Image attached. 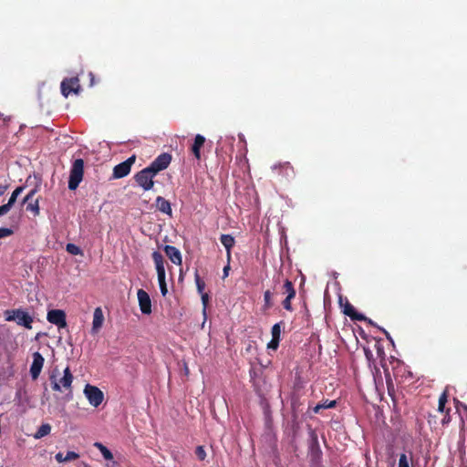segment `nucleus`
<instances>
[{
	"label": "nucleus",
	"mask_w": 467,
	"mask_h": 467,
	"mask_svg": "<svg viewBox=\"0 0 467 467\" xmlns=\"http://www.w3.org/2000/svg\"><path fill=\"white\" fill-rule=\"evenodd\" d=\"M73 375L68 367H67L63 371V377L57 380L55 374H51L49 377L51 382V388L54 391H62V389L67 391L66 396L64 397L65 401H69L73 399V391H72V382H73Z\"/></svg>",
	"instance_id": "obj_1"
},
{
	"label": "nucleus",
	"mask_w": 467,
	"mask_h": 467,
	"mask_svg": "<svg viewBox=\"0 0 467 467\" xmlns=\"http://www.w3.org/2000/svg\"><path fill=\"white\" fill-rule=\"evenodd\" d=\"M4 317L6 321H15L18 326L25 327L27 329L32 328L33 317L22 308L7 309L4 312Z\"/></svg>",
	"instance_id": "obj_2"
},
{
	"label": "nucleus",
	"mask_w": 467,
	"mask_h": 467,
	"mask_svg": "<svg viewBox=\"0 0 467 467\" xmlns=\"http://www.w3.org/2000/svg\"><path fill=\"white\" fill-rule=\"evenodd\" d=\"M152 260L155 265L157 276H158V282L161 289V293L162 296H165L168 293V288L166 285V275H165V268L164 264L165 260L163 255L158 252L154 251L151 254Z\"/></svg>",
	"instance_id": "obj_3"
},
{
	"label": "nucleus",
	"mask_w": 467,
	"mask_h": 467,
	"mask_svg": "<svg viewBox=\"0 0 467 467\" xmlns=\"http://www.w3.org/2000/svg\"><path fill=\"white\" fill-rule=\"evenodd\" d=\"M84 174V161L82 159H77L73 161L69 179H68V189L71 191L76 190L79 183L82 182Z\"/></svg>",
	"instance_id": "obj_4"
},
{
	"label": "nucleus",
	"mask_w": 467,
	"mask_h": 467,
	"mask_svg": "<svg viewBox=\"0 0 467 467\" xmlns=\"http://www.w3.org/2000/svg\"><path fill=\"white\" fill-rule=\"evenodd\" d=\"M157 174L150 169V167H146L143 170L140 171L134 175V180L139 186H140L144 191H150L153 188L154 182L153 178Z\"/></svg>",
	"instance_id": "obj_5"
},
{
	"label": "nucleus",
	"mask_w": 467,
	"mask_h": 467,
	"mask_svg": "<svg viewBox=\"0 0 467 467\" xmlns=\"http://www.w3.org/2000/svg\"><path fill=\"white\" fill-rule=\"evenodd\" d=\"M136 161V156L132 155L129 157L126 161L119 163L113 168L112 178L113 179H120L127 176L131 170V166L134 164Z\"/></svg>",
	"instance_id": "obj_6"
},
{
	"label": "nucleus",
	"mask_w": 467,
	"mask_h": 467,
	"mask_svg": "<svg viewBox=\"0 0 467 467\" xmlns=\"http://www.w3.org/2000/svg\"><path fill=\"white\" fill-rule=\"evenodd\" d=\"M282 293L286 296L282 302L283 307L287 311H293L292 299L296 297V292L293 283L290 280H285V283L282 286Z\"/></svg>",
	"instance_id": "obj_7"
},
{
	"label": "nucleus",
	"mask_w": 467,
	"mask_h": 467,
	"mask_svg": "<svg viewBox=\"0 0 467 467\" xmlns=\"http://www.w3.org/2000/svg\"><path fill=\"white\" fill-rule=\"evenodd\" d=\"M84 393H85L88 402L94 407L99 406L103 401L104 394L96 386L87 384L84 389Z\"/></svg>",
	"instance_id": "obj_8"
},
{
	"label": "nucleus",
	"mask_w": 467,
	"mask_h": 467,
	"mask_svg": "<svg viewBox=\"0 0 467 467\" xmlns=\"http://www.w3.org/2000/svg\"><path fill=\"white\" fill-rule=\"evenodd\" d=\"M47 319L49 323L57 326L58 328H65L67 327V316L64 310H49L47 315Z\"/></svg>",
	"instance_id": "obj_9"
},
{
	"label": "nucleus",
	"mask_w": 467,
	"mask_h": 467,
	"mask_svg": "<svg viewBox=\"0 0 467 467\" xmlns=\"http://www.w3.org/2000/svg\"><path fill=\"white\" fill-rule=\"evenodd\" d=\"M171 161V155L169 153L160 154L150 165V169L158 174L160 171L165 170Z\"/></svg>",
	"instance_id": "obj_10"
},
{
	"label": "nucleus",
	"mask_w": 467,
	"mask_h": 467,
	"mask_svg": "<svg viewBox=\"0 0 467 467\" xmlns=\"http://www.w3.org/2000/svg\"><path fill=\"white\" fill-rule=\"evenodd\" d=\"M80 86L78 78H65L61 82V93L64 97H68L70 93L78 94L79 92Z\"/></svg>",
	"instance_id": "obj_11"
},
{
	"label": "nucleus",
	"mask_w": 467,
	"mask_h": 467,
	"mask_svg": "<svg viewBox=\"0 0 467 467\" xmlns=\"http://www.w3.org/2000/svg\"><path fill=\"white\" fill-rule=\"evenodd\" d=\"M340 306L343 307V313L349 317L353 321H366L368 318L361 313L356 311L355 307L346 299L343 304L342 298L339 300Z\"/></svg>",
	"instance_id": "obj_12"
},
{
	"label": "nucleus",
	"mask_w": 467,
	"mask_h": 467,
	"mask_svg": "<svg viewBox=\"0 0 467 467\" xmlns=\"http://www.w3.org/2000/svg\"><path fill=\"white\" fill-rule=\"evenodd\" d=\"M45 359L39 352L33 353V362L30 366V375L36 380L43 368Z\"/></svg>",
	"instance_id": "obj_13"
},
{
	"label": "nucleus",
	"mask_w": 467,
	"mask_h": 467,
	"mask_svg": "<svg viewBox=\"0 0 467 467\" xmlns=\"http://www.w3.org/2000/svg\"><path fill=\"white\" fill-rule=\"evenodd\" d=\"M36 192V189H33L23 199V203H26V211L31 212L34 216H37L40 211L38 199H34Z\"/></svg>",
	"instance_id": "obj_14"
},
{
	"label": "nucleus",
	"mask_w": 467,
	"mask_h": 467,
	"mask_svg": "<svg viewBox=\"0 0 467 467\" xmlns=\"http://www.w3.org/2000/svg\"><path fill=\"white\" fill-rule=\"evenodd\" d=\"M138 300L140 308L142 314L149 315L151 313V301L149 294L143 289H139L138 293Z\"/></svg>",
	"instance_id": "obj_15"
},
{
	"label": "nucleus",
	"mask_w": 467,
	"mask_h": 467,
	"mask_svg": "<svg viewBox=\"0 0 467 467\" xmlns=\"http://www.w3.org/2000/svg\"><path fill=\"white\" fill-rule=\"evenodd\" d=\"M163 251L171 262L176 265H182V257L180 250L172 245H164Z\"/></svg>",
	"instance_id": "obj_16"
},
{
	"label": "nucleus",
	"mask_w": 467,
	"mask_h": 467,
	"mask_svg": "<svg viewBox=\"0 0 467 467\" xmlns=\"http://www.w3.org/2000/svg\"><path fill=\"white\" fill-rule=\"evenodd\" d=\"M104 322V315L100 307H97L93 313L92 333H98Z\"/></svg>",
	"instance_id": "obj_17"
},
{
	"label": "nucleus",
	"mask_w": 467,
	"mask_h": 467,
	"mask_svg": "<svg viewBox=\"0 0 467 467\" xmlns=\"http://www.w3.org/2000/svg\"><path fill=\"white\" fill-rule=\"evenodd\" d=\"M155 202H156V207L160 212H161L169 216L172 215L171 202L169 201H167L165 198H163L161 196H158L156 198Z\"/></svg>",
	"instance_id": "obj_18"
},
{
	"label": "nucleus",
	"mask_w": 467,
	"mask_h": 467,
	"mask_svg": "<svg viewBox=\"0 0 467 467\" xmlns=\"http://www.w3.org/2000/svg\"><path fill=\"white\" fill-rule=\"evenodd\" d=\"M205 138L202 135L197 134L195 136L194 142L192 146V152L197 160L201 159V148L203 146Z\"/></svg>",
	"instance_id": "obj_19"
},
{
	"label": "nucleus",
	"mask_w": 467,
	"mask_h": 467,
	"mask_svg": "<svg viewBox=\"0 0 467 467\" xmlns=\"http://www.w3.org/2000/svg\"><path fill=\"white\" fill-rule=\"evenodd\" d=\"M273 170L278 171L279 174H282L285 177H293L295 174L294 168L290 162H284L279 163L278 165H274Z\"/></svg>",
	"instance_id": "obj_20"
},
{
	"label": "nucleus",
	"mask_w": 467,
	"mask_h": 467,
	"mask_svg": "<svg viewBox=\"0 0 467 467\" xmlns=\"http://www.w3.org/2000/svg\"><path fill=\"white\" fill-rule=\"evenodd\" d=\"M220 241L222 244L224 246L227 252V258L230 260L231 258V250L235 244V240L231 234H222L220 237Z\"/></svg>",
	"instance_id": "obj_21"
},
{
	"label": "nucleus",
	"mask_w": 467,
	"mask_h": 467,
	"mask_svg": "<svg viewBox=\"0 0 467 467\" xmlns=\"http://www.w3.org/2000/svg\"><path fill=\"white\" fill-rule=\"evenodd\" d=\"M336 405H337V401L336 400H325L322 402L317 404L315 407H313L312 410H313L314 413L317 414V413L320 412L321 410H323V409H332V408H335Z\"/></svg>",
	"instance_id": "obj_22"
},
{
	"label": "nucleus",
	"mask_w": 467,
	"mask_h": 467,
	"mask_svg": "<svg viewBox=\"0 0 467 467\" xmlns=\"http://www.w3.org/2000/svg\"><path fill=\"white\" fill-rule=\"evenodd\" d=\"M51 431V426L48 423L42 424L36 432L34 434L35 439H41L47 435H48Z\"/></svg>",
	"instance_id": "obj_23"
},
{
	"label": "nucleus",
	"mask_w": 467,
	"mask_h": 467,
	"mask_svg": "<svg viewBox=\"0 0 467 467\" xmlns=\"http://www.w3.org/2000/svg\"><path fill=\"white\" fill-rule=\"evenodd\" d=\"M94 446L99 450V451L101 452V454L103 455L104 459L105 460H108V461H110L113 459V454L112 452L106 447L104 446L102 443L100 442H95L94 443Z\"/></svg>",
	"instance_id": "obj_24"
},
{
	"label": "nucleus",
	"mask_w": 467,
	"mask_h": 467,
	"mask_svg": "<svg viewBox=\"0 0 467 467\" xmlns=\"http://www.w3.org/2000/svg\"><path fill=\"white\" fill-rule=\"evenodd\" d=\"M24 186L17 187L11 194L8 202L5 203L10 209L16 202L17 197L20 195V193L24 191Z\"/></svg>",
	"instance_id": "obj_25"
},
{
	"label": "nucleus",
	"mask_w": 467,
	"mask_h": 467,
	"mask_svg": "<svg viewBox=\"0 0 467 467\" xmlns=\"http://www.w3.org/2000/svg\"><path fill=\"white\" fill-rule=\"evenodd\" d=\"M194 279H195V284H196L198 293L200 295L205 293L204 292L205 282L201 278V276L198 273V270L195 271Z\"/></svg>",
	"instance_id": "obj_26"
},
{
	"label": "nucleus",
	"mask_w": 467,
	"mask_h": 467,
	"mask_svg": "<svg viewBox=\"0 0 467 467\" xmlns=\"http://www.w3.org/2000/svg\"><path fill=\"white\" fill-rule=\"evenodd\" d=\"M66 250L68 254H70L72 255H82L83 254L82 250L75 244H67L66 246Z\"/></svg>",
	"instance_id": "obj_27"
},
{
	"label": "nucleus",
	"mask_w": 467,
	"mask_h": 467,
	"mask_svg": "<svg viewBox=\"0 0 467 467\" xmlns=\"http://www.w3.org/2000/svg\"><path fill=\"white\" fill-rule=\"evenodd\" d=\"M273 293L270 290H266L264 293V307L265 309H269L273 306V301H272Z\"/></svg>",
	"instance_id": "obj_28"
},
{
	"label": "nucleus",
	"mask_w": 467,
	"mask_h": 467,
	"mask_svg": "<svg viewBox=\"0 0 467 467\" xmlns=\"http://www.w3.org/2000/svg\"><path fill=\"white\" fill-rule=\"evenodd\" d=\"M411 459H412L411 456L409 459L407 454L401 453L400 455V459H399V467H410V460H411Z\"/></svg>",
	"instance_id": "obj_29"
},
{
	"label": "nucleus",
	"mask_w": 467,
	"mask_h": 467,
	"mask_svg": "<svg viewBox=\"0 0 467 467\" xmlns=\"http://www.w3.org/2000/svg\"><path fill=\"white\" fill-rule=\"evenodd\" d=\"M272 338L280 339L281 326L280 323H276L272 327Z\"/></svg>",
	"instance_id": "obj_30"
},
{
	"label": "nucleus",
	"mask_w": 467,
	"mask_h": 467,
	"mask_svg": "<svg viewBox=\"0 0 467 467\" xmlns=\"http://www.w3.org/2000/svg\"><path fill=\"white\" fill-rule=\"evenodd\" d=\"M195 455L200 461H203L206 457V452L203 446H197L195 449Z\"/></svg>",
	"instance_id": "obj_31"
},
{
	"label": "nucleus",
	"mask_w": 467,
	"mask_h": 467,
	"mask_svg": "<svg viewBox=\"0 0 467 467\" xmlns=\"http://www.w3.org/2000/svg\"><path fill=\"white\" fill-rule=\"evenodd\" d=\"M14 234L13 230L10 228L0 227V239L8 237Z\"/></svg>",
	"instance_id": "obj_32"
},
{
	"label": "nucleus",
	"mask_w": 467,
	"mask_h": 467,
	"mask_svg": "<svg viewBox=\"0 0 467 467\" xmlns=\"http://www.w3.org/2000/svg\"><path fill=\"white\" fill-rule=\"evenodd\" d=\"M79 458V454L75 451H67V455L65 456L64 460L66 462L74 461Z\"/></svg>",
	"instance_id": "obj_33"
},
{
	"label": "nucleus",
	"mask_w": 467,
	"mask_h": 467,
	"mask_svg": "<svg viewBox=\"0 0 467 467\" xmlns=\"http://www.w3.org/2000/svg\"><path fill=\"white\" fill-rule=\"evenodd\" d=\"M280 339L272 338L271 341L267 344V348L269 349L276 350L279 346Z\"/></svg>",
	"instance_id": "obj_34"
},
{
	"label": "nucleus",
	"mask_w": 467,
	"mask_h": 467,
	"mask_svg": "<svg viewBox=\"0 0 467 467\" xmlns=\"http://www.w3.org/2000/svg\"><path fill=\"white\" fill-rule=\"evenodd\" d=\"M201 297H202V303L203 306V313H205L207 305L209 303L210 296L207 293H203V294H201Z\"/></svg>",
	"instance_id": "obj_35"
},
{
	"label": "nucleus",
	"mask_w": 467,
	"mask_h": 467,
	"mask_svg": "<svg viewBox=\"0 0 467 467\" xmlns=\"http://www.w3.org/2000/svg\"><path fill=\"white\" fill-rule=\"evenodd\" d=\"M368 321H369V323H370L371 325H373V326H375V327H376V325H375L371 320H368ZM377 327H378V328H379V330H380V331H381V332L386 336V337H387V338H388L391 343H393L392 337H390L389 333L386 329H384L383 327H379V326H377Z\"/></svg>",
	"instance_id": "obj_36"
},
{
	"label": "nucleus",
	"mask_w": 467,
	"mask_h": 467,
	"mask_svg": "<svg viewBox=\"0 0 467 467\" xmlns=\"http://www.w3.org/2000/svg\"><path fill=\"white\" fill-rule=\"evenodd\" d=\"M447 400H448V395H447V391H443L441 393V395L440 396L439 398V403L440 404H446L447 403Z\"/></svg>",
	"instance_id": "obj_37"
},
{
	"label": "nucleus",
	"mask_w": 467,
	"mask_h": 467,
	"mask_svg": "<svg viewBox=\"0 0 467 467\" xmlns=\"http://www.w3.org/2000/svg\"><path fill=\"white\" fill-rule=\"evenodd\" d=\"M11 209L5 203L0 206V216L6 214Z\"/></svg>",
	"instance_id": "obj_38"
},
{
	"label": "nucleus",
	"mask_w": 467,
	"mask_h": 467,
	"mask_svg": "<svg viewBox=\"0 0 467 467\" xmlns=\"http://www.w3.org/2000/svg\"><path fill=\"white\" fill-rule=\"evenodd\" d=\"M450 409L446 410V414L444 415L443 419L441 420L442 425H446L451 421V417L449 415Z\"/></svg>",
	"instance_id": "obj_39"
},
{
	"label": "nucleus",
	"mask_w": 467,
	"mask_h": 467,
	"mask_svg": "<svg viewBox=\"0 0 467 467\" xmlns=\"http://www.w3.org/2000/svg\"><path fill=\"white\" fill-rule=\"evenodd\" d=\"M64 458H65V456L63 455L62 452H58L55 456V459L57 460V462H65L66 460H64Z\"/></svg>",
	"instance_id": "obj_40"
},
{
	"label": "nucleus",
	"mask_w": 467,
	"mask_h": 467,
	"mask_svg": "<svg viewBox=\"0 0 467 467\" xmlns=\"http://www.w3.org/2000/svg\"><path fill=\"white\" fill-rule=\"evenodd\" d=\"M229 270H230V265L228 264L227 265H225V266L223 267V278H225L226 276H228V275H229Z\"/></svg>",
	"instance_id": "obj_41"
},
{
	"label": "nucleus",
	"mask_w": 467,
	"mask_h": 467,
	"mask_svg": "<svg viewBox=\"0 0 467 467\" xmlns=\"http://www.w3.org/2000/svg\"><path fill=\"white\" fill-rule=\"evenodd\" d=\"M8 186L7 185H0V196L4 195L6 192Z\"/></svg>",
	"instance_id": "obj_42"
},
{
	"label": "nucleus",
	"mask_w": 467,
	"mask_h": 467,
	"mask_svg": "<svg viewBox=\"0 0 467 467\" xmlns=\"http://www.w3.org/2000/svg\"><path fill=\"white\" fill-rule=\"evenodd\" d=\"M445 405L446 404H438V410L441 413H443L445 411Z\"/></svg>",
	"instance_id": "obj_43"
},
{
	"label": "nucleus",
	"mask_w": 467,
	"mask_h": 467,
	"mask_svg": "<svg viewBox=\"0 0 467 467\" xmlns=\"http://www.w3.org/2000/svg\"><path fill=\"white\" fill-rule=\"evenodd\" d=\"M89 75L91 77V85H93L94 84V76L92 73H90Z\"/></svg>",
	"instance_id": "obj_44"
}]
</instances>
